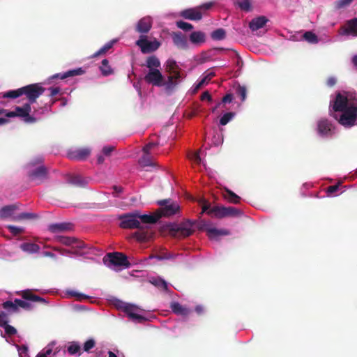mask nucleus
<instances>
[{"label":"nucleus","instance_id":"1","mask_svg":"<svg viewBox=\"0 0 357 357\" xmlns=\"http://www.w3.org/2000/svg\"><path fill=\"white\" fill-rule=\"evenodd\" d=\"M138 216V211L120 215V227L123 229H137L138 230L133 234V237L140 242L149 241L153 233L149 226L144 227L140 224Z\"/></svg>","mask_w":357,"mask_h":357},{"label":"nucleus","instance_id":"2","mask_svg":"<svg viewBox=\"0 0 357 357\" xmlns=\"http://www.w3.org/2000/svg\"><path fill=\"white\" fill-rule=\"evenodd\" d=\"M202 213H206L211 217L222 218L225 217H237L242 214V211L233 206H213L211 208L210 204L205 202L202 205Z\"/></svg>","mask_w":357,"mask_h":357},{"label":"nucleus","instance_id":"3","mask_svg":"<svg viewBox=\"0 0 357 357\" xmlns=\"http://www.w3.org/2000/svg\"><path fill=\"white\" fill-rule=\"evenodd\" d=\"M165 72L169 74L167 76V91H172L177 86L179 79L182 78L181 69L173 59H168L165 64Z\"/></svg>","mask_w":357,"mask_h":357},{"label":"nucleus","instance_id":"4","mask_svg":"<svg viewBox=\"0 0 357 357\" xmlns=\"http://www.w3.org/2000/svg\"><path fill=\"white\" fill-rule=\"evenodd\" d=\"M195 222L186 220L179 224H172L169 226V234L176 238H183L190 236L195 231Z\"/></svg>","mask_w":357,"mask_h":357},{"label":"nucleus","instance_id":"5","mask_svg":"<svg viewBox=\"0 0 357 357\" xmlns=\"http://www.w3.org/2000/svg\"><path fill=\"white\" fill-rule=\"evenodd\" d=\"M342 112L339 122L344 126H353L357 117V99L353 100Z\"/></svg>","mask_w":357,"mask_h":357},{"label":"nucleus","instance_id":"6","mask_svg":"<svg viewBox=\"0 0 357 357\" xmlns=\"http://www.w3.org/2000/svg\"><path fill=\"white\" fill-rule=\"evenodd\" d=\"M31 107L30 103H25L22 107L17 106L13 111L6 114V117H22L26 123H35L36 118L30 116Z\"/></svg>","mask_w":357,"mask_h":357},{"label":"nucleus","instance_id":"7","mask_svg":"<svg viewBox=\"0 0 357 357\" xmlns=\"http://www.w3.org/2000/svg\"><path fill=\"white\" fill-rule=\"evenodd\" d=\"M144 79L147 84L158 87L165 86L167 91V80H165L159 69L149 70Z\"/></svg>","mask_w":357,"mask_h":357},{"label":"nucleus","instance_id":"8","mask_svg":"<svg viewBox=\"0 0 357 357\" xmlns=\"http://www.w3.org/2000/svg\"><path fill=\"white\" fill-rule=\"evenodd\" d=\"M103 260L106 261L108 260L111 265L114 266H121L125 268L130 266V263L128 260L127 256L122 252H110L103 258Z\"/></svg>","mask_w":357,"mask_h":357},{"label":"nucleus","instance_id":"9","mask_svg":"<svg viewBox=\"0 0 357 357\" xmlns=\"http://www.w3.org/2000/svg\"><path fill=\"white\" fill-rule=\"evenodd\" d=\"M22 89L23 95H26L30 105L35 102L37 98L45 91V89L39 84H29L23 86Z\"/></svg>","mask_w":357,"mask_h":357},{"label":"nucleus","instance_id":"10","mask_svg":"<svg viewBox=\"0 0 357 357\" xmlns=\"http://www.w3.org/2000/svg\"><path fill=\"white\" fill-rule=\"evenodd\" d=\"M158 203L162 206L158 213L161 214V217H169L179 211L180 207L178 204L176 202H172L171 199L160 200Z\"/></svg>","mask_w":357,"mask_h":357},{"label":"nucleus","instance_id":"11","mask_svg":"<svg viewBox=\"0 0 357 357\" xmlns=\"http://www.w3.org/2000/svg\"><path fill=\"white\" fill-rule=\"evenodd\" d=\"M136 45L140 47L144 54L154 52L160 46V43L157 40L149 41L144 35L140 36L139 39L136 41Z\"/></svg>","mask_w":357,"mask_h":357},{"label":"nucleus","instance_id":"12","mask_svg":"<svg viewBox=\"0 0 357 357\" xmlns=\"http://www.w3.org/2000/svg\"><path fill=\"white\" fill-rule=\"evenodd\" d=\"M350 103H353L347 96L338 93L332 105L334 112H342L347 108Z\"/></svg>","mask_w":357,"mask_h":357},{"label":"nucleus","instance_id":"13","mask_svg":"<svg viewBox=\"0 0 357 357\" xmlns=\"http://www.w3.org/2000/svg\"><path fill=\"white\" fill-rule=\"evenodd\" d=\"M47 169L44 165H40L28 173V176L31 181H39L40 182L47 178Z\"/></svg>","mask_w":357,"mask_h":357},{"label":"nucleus","instance_id":"14","mask_svg":"<svg viewBox=\"0 0 357 357\" xmlns=\"http://www.w3.org/2000/svg\"><path fill=\"white\" fill-rule=\"evenodd\" d=\"M333 125L326 119H321L317 122V132L321 137H329L332 135Z\"/></svg>","mask_w":357,"mask_h":357},{"label":"nucleus","instance_id":"15","mask_svg":"<svg viewBox=\"0 0 357 357\" xmlns=\"http://www.w3.org/2000/svg\"><path fill=\"white\" fill-rule=\"evenodd\" d=\"M180 15L186 20L199 21L202 18L203 13L201 12L200 8L196 7L182 10Z\"/></svg>","mask_w":357,"mask_h":357},{"label":"nucleus","instance_id":"16","mask_svg":"<svg viewBox=\"0 0 357 357\" xmlns=\"http://www.w3.org/2000/svg\"><path fill=\"white\" fill-rule=\"evenodd\" d=\"M91 153V150L88 148H82L69 151L68 157L71 160H84Z\"/></svg>","mask_w":357,"mask_h":357},{"label":"nucleus","instance_id":"17","mask_svg":"<svg viewBox=\"0 0 357 357\" xmlns=\"http://www.w3.org/2000/svg\"><path fill=\"white\" fill-rule=\"evenodd\" d=\"M173 43L177 48L181 50H186L188 47V40L186 36L181 32H173L172 33Z\"/></svg>","mask_w":357,"mask_h":357},{"label":"nucleus","instance_id":"18","mask_svg":"<svg viewBox=\"0 0 357 357\" xmlns=\"http://www.w3.org/2000/svg\"><path fill=\"white\" fill-rule=\"evenodd\" d=\"M152 23V19L149 16L142 17L137 24L136 31L139 33L146 34L151 30Z\"/></svg>","mask_w":357,"mask_h":357},{"label":"nucleus","instance_id":"19","mask_svg":"<svg viewBox=\"0 0 357 357\" xmlns=\"http://www.w3.org/2000/svg\"><path fill=\"white\" fill-rule=\"evenodd\" d=\"M72 229L73 225L68 222L54 223L48 226V230L54 234L70 231Z\"/></svg>","mask_w":357,"mask_h":357},{"label":"nucleus","instance_id":"20","mask_svg":"<svg viewBox=\"0 0 357 357\" xmlns=\"http://www.w3.org/2000/svg\"><path fill=\"white\" fill-rule=\"evenodd\" d=\"M84 73H85V70L82 68H78L76 69L68 70L67 72L63 73L55 74L52 77V79L59 78L61 79H64L70 77H75L77 75H83Z\"/></svg>","mask_w":357,"mask_h":357},{"label":"nucleus","instance_id":"21","mask_svg":"<svg viewBox=\"0 0 357 357\" xmlns=\"http://www.w3.org/2000/svg\"><path fill=\"white\" fill-rule=\"evenodd\" d=\"M268 20L265 16H259L252 19L249 23V27L252 31H257L262 28Z\"/></svg>","mask_w":357,"mask_h":357},{"label":"nucleus","instance_id":"22","mask_svg":"<svg viewBox=\"0 0 357 357\" xmlns=\"http://www.w3.org/2000/svg\"><path fill=\"white\" fill-rule=\"evenodd\" d=\"M161 218V214H158V213L151 214V215H140L139 212V220L140 221V224H155L156 223L159 219Z\"/></svg>","mask_w":357,"mask_h":357},{"label":"nucleus","instance_id":"23","mask_svg":"<svg viewBox=\"0 0 357 357\" xmlns=\"http://www.w3.org/2000/svg\"><path fill=\"white\" fill-rule=\"evenodd\" d=\"M22 297L23 299L26 301H30L33 302H39L41 303L43 305H46L47 302L46 300L39 296H37L36 294H33V292L30 290H26L22 291Z\"/></svg>","mask_w":357,"mask_h":357},{"label":"nucleus","instance_id":"24","mask_svg":"<svg viewBox=\"0 0 357 357\" xmlns=\"http://www.w3.org/2000/svg\"><path fill=\"white\" fill-rule=\"evenodd\" d=\"M172 311L178 315L188 316L190 313V310L187 307L181 305L178 302H172L170 305Z\"/></svg>","mask_w":357,"mask_h":357},{"label":"nucleus","instance_id":"25","mask_svg":"<svg viewBox=\"0 0 357 357\" xmlns=\"http://www.w3.org/2000/svg\"><path fill=\"white\" fill-rule=\"evenodd\" d=\"M71 247L72 249H74L75 250H66L65 252L82 255L84 252H81V250L85 248L86 245L82 241L75 238V242Z\"/></svg>","mask_w":357,"mask_h":357},{"label":"nucleus","instance_id":"26","mask_svg":"<svg viewBox=\"0 0 357 357\" xmlns=\"http://www.w3.org/2000/svg\"><path fill=\"white\" fill-rule=\"evenodd\" d=\"M189 39L193 44H200L205 42L206 35L204 32L200 31H193L190 33Z\"/></svg>","mask_w":357,"mask_h":357},{"label":"nucleus","instance_id":"27","mask_svg":"<svg viewBox=\"0 0 357 357\" xmlns=\"http://www.w3.org/2000/svg\"><path fill=\"white\" fill-rule=\"evenodd\" d=\"M17 209V206L15 204L7 205L2 207L0 209V218L4 219L11 217L14 211Z\"/></svg>","mask_w":357,"mask_h":357},{"label":"nucleus","instance_id":"28","mask_svg":"<svg viewBox=\"0 0 357 357\" xmlns=\"http://www.w3.org/2000/svg\"><path fill=\"white\" fill-rule=\"evenodd\" d=\"M20 247L22 251L29 254L37 253L40 249L38 244L33 243H23Z\"/></svg>","mask_w":357,"mask_h":357},{"label":"nucleus","instance_id":"29","mask_svg":"<svg viewBox=\"0 0 357 357\" xmlns=\"http://www.w3.org/2000/svg\"><path fill=\"white\" fill-rule=\"evenodd\" d=\"M160 66L161 63L156 56L152 55L147 58L146 66L149 68V70H157Z\"/></svg>","mask_w":357,"mask_h":357},{"label":"nucleus","instance_id":"30","mask_svg":"<svg viewBox=\"0 0 357 357\" xmlns=\"http://www.w3.org/2000/svg\"><path fill=\"white\" fill-rule=\"evenodd\" d=\"M207 235L211 239H215L219 236H227L229 231L227 229H218L216 228L207 229Z\"/></svg>","mask_w":357,"mask_h":357},{"label":"nucleus","instance_id":"31","mask_svg":"<svg viewBox=\"0 0 357 357\" xmlns=\"http://www.w3.org/2000/svg\"><path fill=\"white\" fill-rule=\"evenodd\" d=\"M139 164L142 167L149 166H155V162H154L152 156L150 153H144L143 155L139 160Z\"/></svg>","mask_w":357,"mask_h":357},{"label":"nucleus","instance_id":"32","mask_svg":"<svg viewBox=\"0 0 357 357\" xmlns=\"http://www.w3.org/2000/svg\"><path fill=\"white\" fill-rule=\"evenodd\" d=\"M345 33L347 34H352L357 36V18H354L347 22L345 28Z\"/></svg>","mask_w":357,"mask_h":357},{"label":"nucleus","instance_id":"33","mask_svg":"<svg viewBox=\"0 0 357 357\" xmlns=\"http://www.w3.org/2000/svg\"><path fill=\"white\" fill-rule=\"evenodd\" d=\"M68 182L79 187H84L87 183L86 181L79 175L70 176L68 178Z\"/></svg>","mask_w":357,"mask_h":357},{"label":"nucleus","instance_id":"34","mask_svg":"<svg viewBox=\"0 0 357 357\" xmlns=\"http://www.w3.org/2000/svg\"><path fill=\"white\" fill-rule=\"evenodd\" d=\"M224 197L228 202L233 204H238L241 200V197L238 195H237L236 194H235L234 192L229 189H227L225 191Z\"/></svg>","mask_w":357,"mask_h":357},{"label":"nucleus","instance_id":"35","mask_svg":"<svg viewBox=\"0 0 357 357\" xmlns=\"http://www.w3.org/2000/svg\"><path fill=\"white\" fill-rule=\"evenodd\" d=\"M68 352L70 355L78 354V356L81 355V346L78 342H70L67 348Z\"/></svg>","mask_w":357,"mask_h":357},{"label":"nucleus","instance_id":"36","mask_svg":"<svg viewBox=\"0 0 357 357\" xmlns=\"http://www.w3.org/2000/svg\"><path fill=\"white\" fill-rule=\"evenodd\" d=\"M302 39L310 44H317L319 42L317 36L311 31H305L302 36Z\"/></svg>","mask_w":357,"mask_h":357},{"label":"nucleus","instance_id":"37","mask_svg":"<svg viewBox=\"0 0 357 357\" xmlns=\"http://www.w3.org/2000/svg\"><path fill=\"white\" fill-rule=\"evenodd\" d=\"M135 310V307L132 305L126 304L124 306V311L130 317L139 321L144 320V317L134 312Z\"/></svg>","mask_w":357,"mask_h":357},{"label":"nucleus","instance_id":"38","mask_svg":"<svg viewBox=\"0 0 357 357\" xmlns=\"http://www.w3.org/2000/svg\"><path fill=\"white\" fill-rule=\"evenodd\" d=\"M100 70L101 73L104 76H108L113 74V70L109 65V61L106 59H103L101 62V66H100Z\"/></svg>","mask_w":357,"mask_h":357},{"label":"nucleus","instance_id":"39","mask_svg":"<svg viewBox=\"0 0 357 357\" xmlns=\"http://www.w3.org/2000/svg\"><path fill=\"white\" fill-rule=\"evenodd\" d=\"M235 93L241 98V101H244L247 97V89L244 86L238 84L234 86Z\"/></svg>","mask_w":357,"mask_h":357},{"label":"nucleus","instance_id":"40","mask_svg":"<svg viewBox=\"0 0 357 357\" xmlns=\"http://www.w3.org/2000/svg\"><path fill=\"white\" fill-rule=\"evenodd\" d=\"M23 95V89L22 87L17 89V90H11L8 91L3 94V98H17Z\"/></svg>","mask_w":357,"mask_h":357},{"label":"nucleus","instance_id":"41","mask_svg":"<svg viewBox=\"0 0 357 357\" xmlns=\"http://www.w3.org/2000/svg\"><path fill=\"white\" fill-rule=\"evenodd\" d=\"M212 39L215 40H221L225 38L226 37V31L222 28H219L215 29L211 33V35Z\"/></svg>","mask_w":357,"mask_h":357},{"label":"nucleus","instance_id":"42","mask_svg":"<svg viewBox=\"0 0 357 357\" xmlns=\"http://www.w3.org/2000/svg\"><path fill=\"white\" fill-rule=\"evenodd\" d=\"M215 73L213 72L209 73L208 75L204 76L195 86V91H197L201 89L206 83L209 82L213 77Z\"/></svg>","mask_w":357,"mask_h":357},{"label":"nucleus","instance_id":"43","mask_svg":"<svg viewBox=\"0 0 357 357\" xmlns=\"http://www.w3.org/2000/svg\"><path fill=\"white\" fill-rule=\"evenodd\" d=\"M115 42L116 40H111L108 42L103 47H102L98 52H96L93 56L96 57L98 56L105 54L109 50H110L113 47Z\"/></svg>","mask_w":357,"mask_h":357},{"label":"nucleus","instance_id":"44","mask_svg":"<svg viewBox=\"0 0 357 357\" xmlns=\"http://www.w3.org/2000/svg\"><path fill=\"white\" fill-rule=\"evenodd\" d=\"M151 284H153L154 286L161 288L165 291L168 290V285L166 281L161 278H155L151 280Z\"/></svg>","mask_w":357,"mask_h":357},{"label":"nucleus","instance_id":"45","mask_svg":"<svg viewBox=\"0 0 357 357\" xmlns=\"http://www.w3.org/2000/svg\"><path fill=\"white\" fill-rule=\"evenodd\" d=\"M38 218L37 214L33 213H22L13 218V220H29Z\"/></svg>","mask_w":357,"mask_h":357},{"label":"nucleus","instance_id":"46","mask_svg":"<svg viewBox=\"0 0 357 357\" xmlns=\"http://www.w3.org/2000/svg\"><path fill=\"white\" fill-rule=\"evenodd\" d=\"M2 307L9 312H17L19 311V309L17 307H16V305L10 301L3 302L2 303Z\"/></svg>","mask_w":357,"mask_h":357},{"label":"nucleus","instance_id":"47","mask_svg":"<svg viewBox=\"0 0 357 357\" xmlns=\"http://www.w3.org/2000/svg\"><path fill=\"white\" fill-rule=\"evenodd\" d=\"M235 113L232 112L225 113L220 119V124L221 126L227 125L234 116Z\"/></svg>","mask_w":357,"mask_h":357},{"label":"nucleus","instance_id":"48","mask_svg":"<svg viewBox=\"0 0 357 357\" xmlns=\"http://www.w3.org/2000/svg\"><path fill=\"white\" fill-rule=\"evenodd\" d=\"M238 7L246 12L251 10V3L250 0H238L236 2Z\"/></svg>","mask_w":357,"mask_h":357},{"label":"nucleus","instance_id":"49","mask_svg":"<svg viewBox=\"0 0 357 357\" xmlns=\"http://www.w3.org/2000/svg\"><path fill=\"white\" fill-rule=\"evenodd\" d=\"M57 239L59 242L68 246H72L73 243L75 242V238L73 237L58 236Z\"/></svg>","mask_w":357,"mask_h":357},{"label":"nucleus","instance_id":"50","mask_svg":"<svg viewBox=\"0 0 357 357\" xmlns=\"http://www.w3.org/2000/svg\"><path fill=\"white\" fill-rule=\"evenodd\" d=\"M176 26L178 28L185 31H190L193 29V26L191 24L181 20L176 22Z\"/></svg>","mask_w":357,"mask_h":357},{"label":"nucleus","instance_id":"51","mask_svg":"<svg viewBox=\"0 0 357 357\" xmlns=\"http://www.w3.org/2000/svg\"><path fill=\"white\" fill-rule=\"evenodd\" d=\"M354 0H337L335 3V8L340 9L349 6Z\"/></svg>","mask_w":357,"mask_h":357},{"label":"nucleus","instance_id":"52","mask_svg":"<svg viewBox=\"0 0 357 357\" xmlns=\"http://www.w3.org/2000/svg\"><path fill=\"white\" fill-rule=\"evenodd\" d=\"M96 345V342L93 339H89L84 344L83 350L86 352H89V351L93 349Z\"/></svg>","mask_w":357,"mask_h":357},{"label":"nucleus","instance_id":"53","mask_svg":"<svg viewBox=\"0 0 357 357\" xmlns=\"http://www.w3.org/2000/svg\"><path fill=\"white\" fill-rule=\"evenodd\" d=\"M5 330L6 333L9 336H13L17 333V330L12 326L6 324V325L2 326Z\"/></svg>","mask_w":357,"mask_h":357},{"label":"nucleus","instance_id":"54","mask_svg":"<svg viewBox=\"0 0 357 357\" xmlns=\"http://www.w3.org/2000/svg\"><path fill=\"white\" fill-rule=\"evenodd\" d=\"M9 321L8 315L6 312L0 310V327L6 325Z\"/></svg>","mask_w":357,"mask_h":357},{"label":"nucleus","instance_id":"55","mask_svg":"<svg viewBox=\"0 0 357 357\" xmlns=\"http://www.w3.org/2000/svg\"><path fill=\"white\" fill-rule=\"evenodd\" d=\"M158 144L156 142H149L146 144L143 148V152L150 153V151L155 147L158 146Z\"/></svg>","mask_w":357,"mask_h":357},{"label":"nucleus","instance_id":"56","mask_svg":"<svg viewBox=\"0 0 357 357\" xmlns=\"http://www.w3.org/2000/svg\"><path fill=\"white\" fill-rule=\"evenodd\" d=\"M189 158L197 165H199L202 162V159L199 152L192 153L191 155L189 156Z\"/></svg>","mask_w":357,"mask_h":357},{"label":"nucleus","instance_id":"57","mask_svg":"<svg viewBox=\"0 0 357 357\" xmlns=\"http://www.w3.org/2000/svg\"><path fill=\"white\" fill-rule=\"evenodd\" d=\"M8 229L14 235H17L23 231V229L13 225H8Z\"/></svg>","mask_w":357,"mask_h":357},{"label":"nucleus","instance_id":"58","mask_svg":"<svg viewBox=\"0 0 357 357\" xmlns=\"http://www.w3.org/2000/svg\"><path fill=\"white\" fill-rule=\"evenodd\" d=\"M114 149V146H106L103 147L102 152L105 155L109 156Z\"/></svg>","mask_w":357,"mask_h":357},{"label":"nucleus","instance_id":"59","mask_svg":"<svg viewBox=\"0 0 357 357\" xmlns=\"http://www.w3.org/2000/svg\"><path fill=\"white\" fill-rule=\"evenodd\" d=\"M176 255L172 253H165L163 255H158L156 258L159 260L174 259Z\"/></svg>","mask_w":357,"mask_h":357},{"label":"nucleus","instance_id":"60","mask_svg":"<svg viewBox=\"0 0 357 357\" xmlns=\"http://www.w3.org/2000/svg\"><path fill=\"white\" fill-rule=\"evenodd\" d=\"M340 185V183H338L333 185L328 186L327 188V192L329 194H333V193L336 192L338 190Z\"/></svg>","mask_w":357,"mask_h":357},{"label":"nucleus","instance_id":"61","mask_svg":"<svg viewBox=\"0 0 357 357\" xmlns=\"http://www.w3.org/2000/svg\"><path fill=\"white\" fill-rule=\"evenodd\" d=\"M233 100V95L231 93H227L222 98L221 103H230Z\"/></svg>","mask_w":357,"mask_h":357},{"label":"nucleus","instance_id":"62","mask_svg":"<svg viewBox=\"0 0 357 357\" xmlns=\"http://www.w3.org/2000/svg\"><path fill=\"white\" fill-rule=\"evenodd\" d=\"M20 307L26 310H31L33 307L32 305L30 303L25 301H22V302H20Z\"/></svg>","mask_w":357,"mask_h":357},{"label":"nucleus","instance_id":"63","mask_svg":"<svg viewBox=\"0 0 357 357\" xmlns=\"http://www.w3.org/2000/svg\"><path fill=\"white\" fill-rule=\"evenodd\" d=\"M201 100H208V102L212 101V97L208 91H206L204 93H202L201 98Z\"/></svg>","mask_w":357,"mask_h":357},{"label":"nucleus","instance_id":"64","mask_svg":"<svg viewBox=\"0 0 357 357\" xmlns=\"http://www.w3.org/2000/svg\"><path fill=\"white\" fill-rule=\"evenodd\" d=\"M212 6H213V3L208 2V3H204L199 6H198L197 8H200L201 12L202 13L203 11H206V10L210 9Z\"/></svg>","mask_w":357,"mask_h":357}]
</instances>
